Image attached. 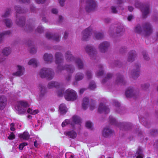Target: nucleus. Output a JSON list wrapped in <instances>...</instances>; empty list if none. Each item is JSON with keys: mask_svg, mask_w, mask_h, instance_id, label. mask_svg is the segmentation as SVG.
<instances>
[{"mask_svg": "<svg viewBox=\"0 0 158 158\" xmlns=\"http://www.w3.org/2000/svg\"><path fill=\"white\" fill-rule=\"evenodd\" d=\"M62 57L63 56L60 53L57 52L55 54V63L58 65V69L60 70L66 69L69 73H73L74 70V69L73 66L71 65H67L64 67L62 66L63 61Z\"/></svg>", "mask_w": 158, "mask_h": 158, "instance_id": "obj_1", "label": "nucleus"}, {"mask_svg": "<svg viewBox=\"0 0 158 158\" xmlns=\"http://www.w3.org/2000/svg\"><path fill=\"white\" fill-rule=\"evenodd\" d=\"M65 58L68 62L74 61L79 69H82L84 67L82 60L80 58H74L70 51H67L65 54Z\"/></svg>", "mask_w": 158, "mask_h": 158, "instance_id": "obj_2", "label": "nucleus"}, {"mask_svg": "<svg viewBox=\"0 0 158 158\" xmlns=\"http://www.w3.org/2000/svg\"><path fill=\"white\" fill-rule=\"evenodd\" d=\"M135 31L139 34L147 35L152 32V29L151 25L148 23H146L142 28L139 25H137L135 28Z\"/></svg>", "mask_w": 158, "mask_h": 158, "instance_id": "obj_3", "label": "nucleus"}, {"mask_svg": "<svg viewBox=\"0 0 158 158\" xmlns=\"http://www.w3.org/2000/svg\"><path fill=\"white\" fill-rule=\"evenodd\" d=\"M39 74L41 78L51 80L54 77V72L52 69L44 68L41 69Z\"/></svg>", "mask_w": 158, "mask_h": 158, "instance_id": "obj_4", "label": "nucleus"}, {"mask_svg": "<svg viewBox=\"0 0 158 158\" xmlns=\"http://www.w3.org/2000/svg\"><path fill=\"white\" fill-rule=\"evenodd\" d=\"M81 123V119L80 117L77 116H74L71 120H65L62 123V126L63 127L66 125L70 124L74 128L75 124H77L80 125Z\"/></svg>", "mask_w": 158, "mask_h": 158, "instance_id": "obj_5", "label": "nucleus"}, {"mask_svg": "<svg viewBox=\"0 0 158 158\" xmlns=\"http://www.w3.org/2000/svg\"><path fill=\"white\" fill-rule=\"evenodd\" d=\"M64 97L67 101H74L77 99V96L76 93L74 90L68 89L65 91Z\"/></svg>", "mask_w": 158, "mask_h": 158, "instance_id": "obj_6", "label": "nucleus"}, {"mask_svg": "<svg viewBox=\"0 0 158 158\" xmlns=\"http://www.w3.org/2000/svg\"><path fill=\"white\" fill-rule=\"evenodd\" d=\"M28 106V104L26 102L21 101L17 102V109L20 114H24L26 112L27 108Z\"/></svg>", "mask_w": 158, "mask_h": 158, "instance_id": "obj_7", "label": "nucleus"}, {"mask_svg": "<svg viewBox=\"0 0 158 158\" xmlns=\"http://www.w3.org/2000/svg\"><path fill=\"white\" fill-rule=\"evenodd\" d=\"M60 88L58 90L57 94L59 96H62L64 92V89H62L59 84L56 82L52 81L49 82L48 85V88L49 89H52L53 88Z\"/></svg>", "mask_w": 158, "mask_h": 158, "instance_id": "obj_8", "label": "nucleus"}, {"mask_svg": "<svg viewBox=\"0 0 158 158\" xmlns=\"http://www.w3.org/2000/svg\"><path fill=\"white\" fill-rule=\"evenodd\" d=\"M135 6L137 8H141L143 16L145 18L149 13V7L148 5H141V3L137 2L135 4Z\"/></svg>", "mask_w": 158, "mask_h": 158, "instance_id": "obj_9", "label": "nucleus"}, {"mask_svg": "<svg viewBox=\"0 0 158 158\" xmlns=\"http://www.w3.org/2000/svg\"><path fill=\"white\" fill-rule=\"evenodd\" d=\"M96 6V3L94 0H87L85 9L86 11L89 12L94 10Z\"/></svg>", "mask_w": 158, "mask_h": 158, "instance_id": "obj_10", "label": "nucleus"}, {"mask_svg": "<svg viewBox=\"0 0 158 158\" xmlns=\"http://www.w3.org/2000/svg\"><path fill=\"white\" fill-rule=\"evenodd\" d=\"M85 50L91 59L96 58V52L95 49L93 46L90 45H87L85 48Z\"/></svg>", "mask_w": 158, "mask_h": 158, "instance_id": "obj_11", "label": "nucleus"}, {"mask_svg": "<svg viewBox=\"0 0 158 158\" xmlns=\"http://www.w3.org/2000/svg\"><path fill=\"white\" fill-rule=\"evenodd\" d=\"M92 34L93 32L90 27L86 29L82 32V40L84 41L88 40L90 37L91 35Z\"/></svg>", "mask_w": 158, "mask_h": 158, "instance_id": "obj_12", "label": "nucleus"}, {"mask_svg": "<svg viewBox=\"0 0 158 158\" xmlns=\"http://www.w3.org/2000/svg\"><path fill=\"white\" fill-rule=\"evenodd\" d=\"M110 45V44L108 42H103L100 44L98 49L101 52L104 53L107 51Z\"/></svg>", "mask_w": 158, "mask_h": 158, "instance_id": "obj_13", "label": "nucleus"}, {"mask_svg": "<svg viewBox=\"0 0 158 158\" xmlns=\"http://www.w3.org/2000/svg\"><path fill=\"white\" fill-rule=\"evenodd\" d=\"M140 65L139 64H135L131 73L132 77L133 78H136L139 75Z\"/></svg>", "mask_w": 158, "mask_h": 158, "instance_id": "obj_14", "label": "nucleus"}, {"mask_svg": "<svg viewBox=\"0 0 158 158\" xmlns=\"http://www.w3.org/2000/svg\"><path fill=\"white\" fill-rule=\"evenodd\" d=\"M17 71L10 75V77H11V76H19L23 75L24 71V68L19 65H18L17 66Z\"/></svg>", "mask_w": 158, "mask_h": 158, "instance_id": "obj_15", "label": "nucleus"}, {"mask_svg": "<svg viewBox=\"0 0 158 158\" xmlns=\"http://www.w3.org/2000/svg\"><path fill=\"white\" fill-rule=\"evenodd\" d=\"M109 111V109L105 106L103 103H100L98 108V112L100 113H105V114H107Z\"/></svg>", "mask_w": 158, "mask_h": 158, "instance_id": "obj_16", "label": "nucleus"}, {"mask_svg": "<svg viewBox=\"0 0 158 158\" xmlns=\"http://www.w3.org/2000/svg\"><path fill=\"white\" fill-rule=\"evenodd\" d=\"M136 56V53L134 50L130 51L128 54L127 61L129 62H132L135 60Z\"/></svg>", "mask_w": 158, "mask_h": 158, "instance_id": "obj_17", "label": "nucleus"}, {"mask_svg": "<svg viewBox=\"0 0 158 158\" xmlns=\"http://www.w3.org/2000/svg\"><path fill=\"white\" fill-rule=\"evenodd\" d=\"M6 97L2 96H0V109L2 110L3 109L6 104Z\"/></svg>", "mask_w": 158, "mask_h": 158, "instance_id": "obj_18", "label": "nucleus"}, {"mask_svg": "<svg viewBox=\"0 0 158 158\" xmlns=\"http://www.w3.org/2000/svg\"><path fill=\"white\" fill-rule=\"evenodd\" d=\"M115 83L117 85H122L125 84L123 76L121 74H118L117 75V78L116 80Z\"/></svg>", "mask_w": 158, "mask_h": 158, "instance_id": "obj_19", "label": "nucleus"}, {"mask_svg": "<svg viewBox=\"0 0 158 158\" xmlns=\"http://www.w3.org/2000/svg\"><path fill=\"white\" fill-rule=\"evenodd\" d=\"M46 37L48 39H52L56 41H59L60 38V36L57 34L53 35L49 33L46 34Z\"/></svg>", "mask_w": 158, "mask_h": 158, "instance_id": "obj_20", "label": "nucleus"}, {"mask_svg": "<svg viewBox=\"0 0 158 158\" xmlns=\"http://www.w3.org/2000/svg\"><path fill=\"white\" fill-rule=\"evenodd\" d=\"M113 131L110 128L106 127L105 128L102 132L103 135L105 137L110 136L113 133Z\"/></svg>", "mask_w": 158, "mask_h": 158, "instance_id": "obj_21", "label": "nucleus"}, {"mask_svg": "<svg viewBox=\"0 0 158 158\" xmlns=\"http://www.w3.org/2000/svg\"><path fill=\"white\" fill-rule=\"evenodd\" d=\"M125 94L126 97L127 98L132 97L135 94L133 89L132 88H128L126 91Z\"/></svg>", "mask_w": 158, "mask_h": 158, "instance_id": "obj_22", "label": "nucleus"}, {"mask_svg": "<svg viewBox=\"0 0 158 158\" xmlns=\"http://www.w3.org/2000/svg\"><path fill=\"white\" fill-rule=\"evenodd\" d=\"M93 36L97 40L101 39L103 37V34L101 32L97 31L93 32Z\"/></svg>", "mask_w": 158, "mask_h": 158, "instance_id": "obj_23", "label": "nucleus"}, {"mask_svg": "<svg viewBox=\"0 0 158 158\" xmlns=\"http://www.w3.org/2000/svg\"><path fill=\"white\" fill-rule=\"evenodd\" d=\"M52 57V56L51 54L47 53H45L44 56V60L47 62H51Z\"/></svg>", "mask_w": 158, "mask_h": 158, "instance_id": "obj_24", "label": "nucleus"}, {"mask_svg": "<svg viewBox=\"0 0 158 158\" xmlns=\"http://www.w3.org/2000/svg\"><path fill=\"white\" fill-rule=\"evenodd\" d=\"M59 110L61 114H65L67 111V107L64 104H60L59 106Z\"/></svg>", "mask_w": 158, "mask_h": 158, "instance_id": "obj_25", "label": "nucleus"}, {"mask_svg": "<svg viewBox=\"0 0 158 158\" xmlns=\"http://www.w3.org/2000/svg\"><path fill=\"white\" fill-rule=\"evenodd\" d=\"M65 134L70 138H75L77 136V133L73 130L69 131L65 133Z\"/></svg>", "mask_w": 158, "mask_h": 158, "instance_id": "obj_26", "label": "nucleus"}, {"mask_svg": "<svg viewBox=\"0 0 158 158\" xmlns=\"http://www.w3.org/2000/svg\"><path fill=\"white\" fill-rule=\"evenodd\" d=\"M39 89L40 90V97H43L46 93L45 87L42 85L40 84L39 86Z\"/></svg>", "mask_w": 158, "mask_h": 158, "instance_id": "obj_27", "label": "nucleus"}, {"mask_svg": "<svg viewBox=\"0 0 158 158\" xmlns=\"http://www.w3.org/2000/svg\"><path fill=\"white\" fill-rule=\"evenodd\" d=\"M124 31L123 27L122 25H121L117 27L116 32V34H118V35H121L123 34Z\"/></svg>", "mask_w": 158, "mask_h": 158, "instance_id": "obj_28", "label": "nucleus"}, {"mask_svg": "<svg viewBox=\"0 0 158 158\" xmlns=\"http://www.w3.org/2000/svg\"><path fill=\"white\" fill-rule=\"evenodd\" d=\"M19 137L24 140H27L29 139L30 135L28 132H24L23 134H19Z\"/></svg>", "mask_w": 158, "mask_h": 158, "instance_id": "obj_29", "label": "nucleus"}, {"mask_svg": "<svg viewBox=\"0 0 158 158\" xmlns=\"http://www.w3.org/2000/svg\"><path fill=\"white\" fill-rule=\"evenodd\" d=\"M98 71L96 73V75L98 76H101L104 73L102 65L101 64H100L98 65Z\"/></svg>", "mask_w": 158, "mask_h": 158, "instance_id": "obj_30", "label": "nucleus"}, {"mask_svg": "<svg viewBox=\"0 0 158 158\" xmlns=\"http://www.w3.org/2000/svg\"><path fill=\"white\" fill-rule=\"evenodd\" d=\"M89 100L88 98L85 97L84 98L82 104V107L84 110H86L89 105Z\"/></svg>", "mask_w": 158, "mask_h": 158, "instance_id": "obj_31", "label": "nucleus"}, {"mask_svg": "<svg viewBox=\"0 0 158 158\" xmlns=\"http://www.w3.org/2000/svg\"><path fill=\"white\" fill-rule=\"evenodd\" d=\"M16 23L18 25L21 27H23L25 24V18L23 17H21L20 18L17 19Z\"/></svg>", "mask_w": 158, "mask_h": 158, "instance_id": "obj_32", "label": "nucleus"}, {"mask_svg": "<svg viewBox=\"0 0 158 158\" xmlns=\"http://www.w3.org/2000/svg\"><path fill=\"white\" fill-rule=\"evenodd\" d=\"M135 156H136V158H143V155L142 153V151L140 148L139 147L138 148Z\"/></svg>", "mask_w": 158, "mask_h": 158, "instance_id": "obj_33", "label": "nucleus"}, {"mask_svg": "<svg viewBox=\"0 0 158 158\" xmlns=\"http://www.w3.org/2000/svg\"><path fill=\"white\" fill-rule=\"evenodd\" d=\"M84 77L83 74L81 73H77L75 76V80L76 81H78L82 80Z\"/></svg>", "mask_w": 158, "mask_h": 158, "instance_id": "obj_34", "label": "nucleus"}, {"mask_svg": "<svg viewBox=\"0 0 158 158\" xmlns=\"http://www.w3.org/2000/svg\"><path fill=\"white\" fill-rule=\"evenodd\" d=\"M29 65H31L35 67L37 66V62L35 59H32L30 60L28 62Z\"/></svg>", "mask_w": 158, "mask_h": 158, "instance_id": "obj_35", "label": "nucleus"}, {"mask_svg": "<svg viewBox=\"0 0 158 158\" xmlns=\"http://www.w3.org/2000/svg\"><path fill=\"white\" fill-rule=\"evenodd\" d=\"M109 121L112 124L114 125L118 126V122H117L115 119L113 118L112 116H110Z\"/></svg>", "mask_w": 158, "mask_h": 158, "instance_id": "obj_36", "label": "nucleus"}, {"mask_svg": "<svg viewBox=\"0 0 158 158\" xmlns=\"http://www.w3.org/2000/svg\"><path fill=\"white\" fill-rule=\"evenodd\" d=\"M11 34V32L10 31L4 32L0 34V43L1 42L2 38V37L4 35H9Z\"/></svg>", "mask_w": 158, "mask_h": 158, "instance_id": "obj_37", "label": "nucleus"}, {"mask_svg": "<svg viewBox=\"0 0 158 158\" xmlns=\"http://www.w3.org/2000/svg\"><path fill=\"white\" fill-rule=\"evenodd\" d=\"M11 52V50L9 48H6L2 51V53L3 55L7 56L9 55Z\"/></svg>", "mask_w": 158, "mask_h": 158, "instance_id": "obj_38", "label": "nucleus"}, {"mask_svg": "<svg viewBox=\"0 0 158 158\" xmlns=\"http://www.w3.org/2000/svg\"><path fill=\"white\" fill-rule=\"evenodd\" d=\"M27 112L28 113L32 114H35L38 113V110H33L30 108L27 110Z\"/></svg>", "mask_w": 158, "mask_h": 158, "instance_id": "obj_39", "label": "nucleus"}, {"mask_svg": "<svg viewBox=\"0 0 158 158\" xmlns=\"http://www.w3.org/2000/svg\"><path fill=\"white\" fill-rule=\"evenodd\" d=\"M96 87V85L94 81H92L90 82L89 85V88L93 90Z\"/></svg>", "mask_w": 158, "mask_h": 158, "instance_id": "obj_40", "label": "nucleus"}, {"mask_svg": "<svg viewBox=\"0 0 158 158\" xmlns=\"http://www.w3.org/2000/svg\"><path fill=\"white\" fill-rule=\"evenodd\" d=\"M85 126L86 127L90 130H92L93 129L92 123L89 121H88L86 122Z\"/></svg>", "mask_w": 158, "mask_h": 158, "instance_id": "obj_41", "label": "nucleus"}, {"mask_svg": "<svg viewBox=\"0 0 158 158\" xmlns=\"http://www.w3.org/2000/svg\"><path fill=\"white\" fill-rule=\"evenodd\" d=\"M15 10L17 13H24L25 12L22 10L21 8L19 6H16L15 7Z\"/></svg>", "mask_w": 158, "mask_h": 158, "instance_id": "obj_42", "label": "nucleus"}, {"mask_svg": "<svg viewBox=\"0 0 158 158\" xmlns=\"http://www.w3.org/2000/svg\"><path fill=\"white\" fill-rule=\"evenodd\" d=\"M112 77V74L111 73H107L106 76L103 79L102 81L103 82H105L108 80L110 79V78Z\"/></svg>", "mask_w": 158, "mask_h": 158, "instance_id": "obj_43", "label": "nucleus"}, {"mask_svg": "<svg viewBox=\"0 0 158 158\" xmlns=\"http://www.w3.org/2000/svg\"><path fill=\"white\" fill-rule=\"evenodd\" d=\"M4 22L6 26L8 27H10L11 26V22L9 19H5Z\"/></svg>", "mask_w": 158, "mask_h": 158, "instance_id": "obj_44", "label": "nucleus"}, {"mask_svg": "<svg viewBox=\"0 0 158 158\" xmlns=\"http://www.w3.org/2000/svg\"><path fill=\"white\" fill-rule=\"evenodd\" d=\"M10 11H11L10 9H7L6 10L5 14L3 15L2 17L4 18H6V17L8 16L10 13Z\"/></svg>", "mask_w": 158, "mask_h": 158, "instance_id": "obj_45", "label": "nucleus"}, {"mask_svg": "<svg viewBox=\"0 0 158 158\" xmlns=\"http://www.w3.org/2000/svg\"><path fill=\"white\" fill-rule=\"evenodd\" d=\"M142 54L145 60H149V58L148 55V54H147L146 52L144 51L143 52Z\"/></svg>", "mask_w": 158, "mask_h": 158, "instance_id": "obj_46", "label": "nucleus"}, {"mask_svg": "<svg viewBox=\"0 0 158 158\" xmlns=\"http://www.w3.org/2000/svg\"><path fill=\"white\" fill-rule=\"evenodd\" d=\"M44 28L40 26L38 27L36 30V31L39 33H41L43 32L44 31Z\"/></svg>", "mask_w": 158, "mask_h": 158, "instance_id": "obj_47", "label": "nucleus"}, {"mask_svg": "<svg viewBox=\"0 0 158 158\" xmlns=\"http://www.w3.org/2000/svg\"><path fill=\"white\" fill-rule=\"evenodd\" d=\"M27 143L24 142L20 144L19 146V148L20 150H22L24 147L27 145Z\"/></svg>", "mask_w": 158, "mask_h": 158, "instance_id": "obj_48", "label": "nucleus"}, {"mask_svg": "<svg viewBox=\"0 0 158 158\" xmlns=\"http://www.w3.org/2000/svg\"><path fill=\"white\" fill-rule=\"evenodd\" d=\"M113 104L115 106L117 107H119L120 106V103L116 100H113Z\"/></svg>", "mask_w": 158, "mask_h": 158, "instance_id": "obj_49", "label": "nucleus"}, {"mask_svg": "<svg viewBox=\"0 0 158 158\" xmlns=\"http://www.w3.org/2000/svg\"><path fill=\"white\" fill-rule=\"evenodd\" d=\"M149 84L148 83H146L142 85L141 87L142 89H146L148 87H149Z\"/></svg>", "mask_w": 158, "mask_h": 158, "instance_id": "obj_50", "label": "nucleus"}, {"mask_svg": "<svg viewBox=\"0 0 158 158\" xmlns=\"http://www.w3.org/2000/svg\"><path fill=\"white\" fill-rule=\"evenodd\" d=\"M30 52L32 53H34L36 52V49L33 46L30 47Z\"/></svg>", "mask_w": 158, "mask_h": 158, "instance_id": "obj_51", "label": "nucleus"}, {"mask_svg": "<svg viewBox=\"0 0 158 158\" xmlns=\"http://www.w3.org/2000/svg\"><path fill=\"white\" fill-rule=\"evenodd\" d=\"M15 138V135L13 133H11L9 136L8 137V138L9 139H13Z\"/></svg>", "mask_w": 158, "mask_h": 158, "instance_id": "obj_52", "label": "nucleus"}, {"mask_svg": "<svg viewBox=\"0 0 158 158\" xmlns=\"http://www.w3.org/2000/svg\"><path fill=\"white\" fill-rule=\"evenodd\" d=\"M112 12L114 13H117V10L115 6H112L111 7Z\"/></svg>", "mask_w": 158, "mask_h": 158, "instance_id": "obj_53", "label": "nucleus"}, {"mask_svg": "<svg viewBox=\"0 0 158 158\" xmlns=\"http://www.w3.org/2000/svg\"><path fill=\"white\" fill-rule=\"evenodd\" d=\"M86 75L88 78H90L91 77L92 74L91 72L89 71L87 72Z\"/></svg>", "mask_w": 158, "mask_h": 158, "instance_id": "obj_54", "label": "nucleus"}, {"mask_svg": "<svg viewBox=\"0 0 158 158\" xmlns=\"http://www.w3.org/2000/svg\"><path fill=\"white\" fill-rule=\"evenodd\" d=\"M65 156L66 158H74V156L71 154H66Z\"/></svg>", "mask_w": 158, "mask_h": 158, "instance_id": "obj_55", "label": "nucleus"}, {"mask_svg": "<svg viewBox=\"0 0 158 158\" xmlns=\"http://www.w3.org/2000/svg\"><path fill=\"white\" fill-rule=\"evenodd\" d=\"M65 0H58L60 5L61 6H63L64 5V3Z\"/></svg>", "mask_w": 158, "mask_h": 158, "instance_id": "obj_56", "label": "nucleus"}, {"mask_svg": "<svg viewBox=\"0 0 158 158\" xmlns=\"http://www.w3.org/2000/svg\"><path fill=\"white\" fill-rule=\"evenodd\" d=\"M35 2L37 3H44L45 0H35Z\"/></svg>", "mask_w": 158, "mask_h": 158, "instance_id": "obj_57", "label": "nucleus"}, {"mask_svg": "<svg viewBox=\"0 0 158 158\" xmlns=\"http://www.w3.org/2000/svg\"><path fill=\"white\" fill-rule=\"evenodd\" d=\"M18 2H22L23 3L29 2L30 0H17Z\"/></svg>", "mask_w": 158, "mask_h": 158, "instance_id": "obj_58", "label": "nucleus"}, {"mask_svg": "<svg viewBox=\"0 0 158 158\" xmlns=\"http://www.w3.org/2000/svg\"><path fill=\"white\" fill-rule=\"evenodd\" d=\"M95 104L94 103L90 104V109L91 110H93L95 108Z\"/></svg>", "mask_w": 158, "mask_h": 158, "instance_id": "obj_59", "label": "nucleus"}, {"mask_svg": "<svg viewBox=\"0 0 158 158\" xmlns=\"http://www.w3.org/2000/svg\"><path fill=\"white\" fill-rule=\"evenodd\" d=\"M26 27H27L28 28V29L27 30H29L30 31H31V30H32L33 28V27L31 25H26Z\"/></svg>", "mask_w": 158, "mask_h": 158, "instance_id": "obj_60", "label": "nucleus"}, {"mask_svg": "<svg viewBox=\"0 0 158 158\" xmlns=\"http://www.w3.org/2000/svg\"><path fill=\"white\" fill-rule=\"evenodd\" d=\"M39 144V142L38 143L37 140H35L34 141V146L35 147H36V148L38 147Z\"/></svg>", "mask_w": 158, "mask_h": 158, "instance_id": "obj_61", "label": "nucleus"}, {"mask_svg": "<svg viewBox=\"0 0 158 158\" xmlns=\"http://www.w3.org/2000/svg\"><path fill=\"white\" fill-rule=\"evenodd\" d=\"M52 12L53 14H56L58 12V10L57 9L55 8H53L52 10Z\"/></svg>", "mask_w": 158, "mask_h": 158, "instance_id": "obj_62", "label": "nucleus"}, {"mask_svg": "<svg viewBox=\"0 0 158 158\" xmlns=\"http://www.w3.org/2000/svg\"><path fill=\"white\" fill-rule=\"evenodd\" d=\"M71 75H68L66 77V80L68 81H70V80L71 79Z\"/></svg>", "mask_w": 158, "mask_h": 158, "instance_id": "obj_63", "label": "nucleus"}, {"mask_svg": "<svg viewBox=\"0 0 158 158\" xmlns=\"http://www.w3.org/2000/svg\"><path fill=\"white\" fill-rule=\"evenodd\" d=\"M133 18V16L132 15H130L127 18V19L128 21H130Z\"/></svg>", "mask_w": 158, "mask_h": 158, "instance_id": "obj_64", "label": "nucleus"}]
</instances>
